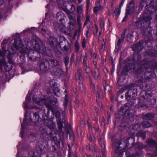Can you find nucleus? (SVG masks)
<instances>
[{"instance_id": "1", "label": "nucleus", "mask_w": 157, "mask_h": 157, "mask_svg": "<svg viewBox=\"0 0 157 157\" xmlns=\"http://www.w3.org/2000/svg\"><path fill=\"white\" fill-rule=\"evenodd\" d=\"M39 40L33 39L30 42H29L27 47L30 50L28 54L29 59L32 60H36L40 58V53H42Z\"/></svg>"}, {"instance_id": "2", "label": "nucleus", "mask_w": 157, "mask_h": 157, "mask_svg": "<svg viewBox=\"0 0 157 157\" xmlns=\"http://www.w3.org/2000/svg\"><path fill=\"white\" fill-rule=\"evenodd\" d=\"M153 8L154 11L149 13L148 16L144 17V20L145 22L150 21L155 15H156V19H157V0L153 4Z\"/></svg>"}, {"instance_id": "3", "label": "nucleus", "mask_w": 157, "mask_h": 157, "mask_svg": "<svg viewBox=\"0 0 157 157\" xmlns=\"http://www.w3.org/2000/svg\"><path fill=\"white\" fill-rule=\"evenodd\" d=\"M139 67L136 71V73L139 74L142 73L144 70H146L149 67V65L147 60L140 61L138 63Z\"/></svg>"}, {"instance_id": "4", "label": "nucleus", "mask_w": 157, "mask_h": 157, "mask_svg": "<svg viewBox=\"0 0 157 157\" xmlns=\"http://www.w3.org/2000/svg\"><path fill=\"white\" fill-rule=\"evenodd\" d=\"M48 101V97L46 98L44 96L43 98H40L39 105H44L48 108V111L49 110L52 111L53 109V107L51 105Z\"/></svg>"}, {"instance_id": "5", "label": "nucleus", "mask_w": 157, "mask_h": 157, "mask_svg": "<svg viewBox=\"0 0 157 157\" xmlns=\"http://www.w3.org/2000/svg\"><path fill=\"white\" fill-rule=\"evenodd\" d=\"M80 59H81V58L82 57H83V67L85 69V70L86 73H89L92 70L91 68L88 66L87 65L86 63V60H87V56L86 54L85 55L83 56L82 54H81L80 55Z\"/></svg>"}, {"instance_id": "6", "label": "nucleus", "mask_w": 157, "mask_h": 157, "mask_svg": "<svg viewBox=\"0 0 157 157\" xmlns=\"http://www.w3.org/2000/svg\"><path fill=\"white\" fill-rule=\"evenodd\" d=\"M40 71L42 72H46L49 68V63L47 61L40 62L39 65Z\"/></svg>"}, {"instance_id": "7", "label": "nucleus", "mask_w": 157, "mask_h": 157, "mask_svg": "<svg viewBox=\"0 0 157 157\" xmlns=\"http://www.w3.org/2000/svg\"><path fill=\"white\" fill-rule=\"evenodd\" d=\"M58 45L62 50L67 51L70 48V45L67 41L63 40L58 43Z\"/></svg>"}, {"instance_id": "8", "label": "nucleus", "mask_w": 157, "mask_h": 157, "mask_svg": "<svg viewBox=\"0 0 157 157\" xmlns=\"http://www.w3.org/2000/svg\"><path fill=\"white\" fill-rule=\"evenodd\" d=\"M77 10L78 13L77 19L78 23H81V21L83 16L82 9L80 6H79L78 7Z\"/></svg>"}, {"instance_id": "9", "label": "nucleus", "mask_w": 157, "mask_h": 157, "mask_svg": "<svg viewBox=\"0 0 157 157\" xmlns=\"http://www.w3.org/2000/svg\"><path fill=\"white\" fill-rule=\"evenodd\" d=\"M135 5L133 1H132L128 4L126 9L127 14H130L134 11Z\"/></svg>"}, {"instance_id": "10", "label": "nucleus", "mask_w": 157, "mask_h": 157, "mask_svg": "<svg viewBox=\"0 0 157 157\" xmlns=\"http://www.w3.org/2000/svg\"><path fill=\"white\" fill-rule=\"evenodd\" d=\"M65 113L64 112H63L62 113V119H61L60 120H57V124L58 125V128L61 132L63 131L62 128L63 127L62 123L63 122H65Z\"/></svg>"}, {"instance_id": "11", "label": "nucleus", "mask_w": 157, "mask_h": 157, "mask_svg": "<svg viewBox=\"0 0 157 157\" xmlns=\"http://www.w3.org/2000/svg\"><path fill=\"white\" fill-rule=\"evenodd\" d=\"M134 90V89H129L128 90L125 95L127 100H130L136 95V94L133 92Z\"/></svg>"}, {"instance_id": "12", "label": "nucleus", "mask_w": 157, "mask_h": 157, "mask_svg": "<svg viewBox=\"0 0 157 157\" xmlns=\"http://www.w3.org/2000/svg\"><path fill=\"white\" fill-rule=\"evenodd\" d=\"M86 149L94 153L100 152L101 151L100 149L97 148L96 146H95L94 147L92 146V145L90 144H89L86 145Z\"/></svg>"}, {"instance_id": "13", "label": "nucleus", "mask_w": 157, "mask_h": 157, "mask_svg": "<svg viewBox=\"0 0 157 157\" xmlns=\"http://www.w3.org/2000/svg\"><path fill=\"white\" fill-rule=\"evenodd\" d=\"M64 11L67 13L69 20H73L74 21H75V15L74 13L71 12L70 10H68L66 7L64 9Z\"/></svg>"}, {"instance_id": "14", "label": "nucleus", "mask_w": 157, "mask_h": 157, "mask_svg": "<svg viewBox=\"0 0 157 157\" xmlns=\"http://www.w3.org/2000/svg\"><path fill=\"white\" fill-rule=\"evenodd\" d=\"M56 18L60 22H62L64 21L65 15L63 13L62 11L59 12L56 15Z\"/></svg>"}, {"instance_id": "15", "label": "nucleus", "mask_w": 157, "mask_h": 157, "mask_svg": "<svg viewBox=\"0 0 157 157\" xmlns=\"http://www.w3.org/2000/svg\"><path fill=\"white\" fill-rule=\"evenodd\" d=\"M100 0H98L96 3V6L94 8V11L95 13L97 14L98 12L103 9V7L100 4Z\"/></svg>"}, {"instance_id": "16", "label": "nucleus", "mask_w": 157, "mask_h": 157, "mask_svg": "<svg viewBox=\"0 0 157 157\" xmlns=\"http://www.w3.org/2000/svg\"><path fill=\"white\" fill-rule=\"evenodd\" d=\"M30 118L31 121L36 123V122L38 121L39 119V115L36 112L34 113L33 114V117L32 116L30 115Z\"/></svg>"}, {"instance_id": "17", "label": "nucleus", "mask_w": 157, "mask_h": 157, "mask_svg": "<svg viewBox=\"0 0 157 157\" xmlns=\"http://www.w3.org/2000/svg\"><path fill=\"white\" fill-rule=\"evenodd\" d=\"M142 43L139 42L133 45L132 48L134 50L139 51L142 50Z\"/></svg>"}, {"instance_id": "18", "label": "nucleus", "mask_w": 157, "mask_h": 157, "mask_svg": "<svg viewBox=\"0 0 157 157\" xmlns=\"http://www.w3.org/2000/svg\"><path fill=\"white\" fill-rule=\"evenodd\" d=\"M155 117L154 114L151 113H149L145 114L143 116V118L145 120H151Z\"/></svg>"}, {"instance_id": "19", "label": "nucleus", "mask_w": 157, "mask_h": 157, "mask_svg": "<svg viewBox=\"0 0 157 157\" xmlns=\"http://www.w3.org/2000/svg\"><path fill=\"white\" fill-rule=\"evenodd\" d=\"M48 101L51 105L52 104L54 105H56L57 103V99L56 98L53 96H50L48 97Z\"/></svg>"}, {"instance_id": "20", "label": "nucleus", "mask_w": 157, "mask_h": 157, "mask_svg": "<svg viewBox=\"0 0 157 157\" xmlns=\"http://www.w3.org/2000/svg\"><path fill=\"white\" fill-rule=\"evenodd\" d=\"M63 74L62 70L59 68H57L54 72V75L57 76H60Z\"/></svg>"}, {"instance_id": "21", "label": "nucleus", "mask_w": 157, "mask_h": 157, "mask_svg": "<svg viewBox=\"0 0 157 157\" xmlns=\"http://www.w3.org/2000/svg\"><path fill=\"white\" fill-rule=\"evenodd\" d=\"M142 126L144 128H148L152 126V124L150 123L148 121H144L142 123Z\"/></svg>"}, {"instance_id": "22", "label": "nucleus", "mask_w": 157, "mask_h": 157, "mask_svg": "<svg viewBox=\"0 0 157 157\" xmlns=\"http://www.w3.org/2000/svg\"><path fill=\"white\" fill-rule=\"evenodd\" d=\"M13 46L15 48L18 50L19 48L22 47L23 46V45L21 42L19 41L18 42L16 43L14 42Z\"/></svg>"}, {"instance_id": "23", "label": "nucleus", "mask_w": 157, "mask_h": 157, "mask_svg": "<svg viewBox=\"0 0 157 157\" xmlns=\"http://www.w3.org/2000/svg\"><path fill=\"white\" fill-rule=\"evenodd\" d=\"M50 137L53 140V141L59 144V141L57 139L56 136V135L55 134H52L51 132H50Z\"/></svg>"}, {"instance_id": "24", "label": "nucleus", "mask_w": 157, "mask_h": 157, "mask_svg": "<svg viewBox=\"0 0 157 157\" xmlns=\"http://www.w3.org/2000/svg\"><path fill=\"white\" fill-rule=\"evenodd\" d=\"M50 61L52 64L55 67L58 66L60 65L59 63L56 60L50 59Z\"/></svg>"}, {"instance_id": "25", "label": "nucleus", "mask_w": 157, "mask_h": 157, "mask_svg": "<svg viewBox=\"0 0 157 157\" xmlns=\"http://www.w3.org/2000/svg\"><path fill=\"white\" fill-rule=\"evenodd\" d=\"M79 84L78 87L79 89L81 92L82 93H84L85 92V88L84 84L82 83H81L78 82Z\"/></svg>"}, {"instance_id": "26", "label": "nucleus", "mask_w": 157, "mask_h": 157, "mask_svg": "<svg viewBox=\"0 0 157 157\" xmlns=\"http://www.w3.org/2000/svg\"><path fill=\"white\" fill-rule=\"evenodd\" d=\"M147 143L150 146H153L156 147V144L155 141L151 139H149L147 141Z\"/></svg>"}, {"instance_id": "27", "label": "nucleus", "mask_w": 157, "mask_h": 157, "mask_svg": "<svg viewBox=\"0 0 157 157\" xmlns=\"http://www.w3.org/2000/svg\"><path fill=\"white\" fill-rule=\"evenodd\" d=\"M140 125L139 124H136L134 125H133L131 126V128H132V132L133 133H135L136 130L140 128Z\"/></svg>"}, {"instance_id": "28", "label": "nucleus", "mask_w": 157, "mask_h": 157, "mask_svg": "<svg viewBox=\"0 0 157 157\" xmlns=\"http://www.w3.org/2000/svg\"><path fill=\"white\" fill-rule=\"evenodd\" d=\"M54 115L55 117L57 118V120H61L62 119V118L60 116V112L58 110H56L54 113Z\"/></svg>"}, {"instance_id": "29", "label": "nucleus", "mask_w": 157, "mask_h": 157, "mask_svg": "<svg viewBox=\"0 0 157 157\" xmlns=\"http://www.w3.org/2000/svg\"><path fill=\"white\" fill-rule=\"evenodd\" d=\"M2 51L0 49V56L3 58L5 56L7 51L6 50V48L3 46L2 48Z\"/></svg>"}, {"instance_id": "30", "label": "nucleus", "mask_w": 157, "mask_h": 157, "mask_svg": "<svg viewBox=\"0 0 157 157\" xmlns=\"http://www.w3.org/2000/svg\"><path fill=\"white\" fill-rule=\"evenodd\" d=\"M93 74L95 79H98L100 78V73L98 71L93 72Z\"/></svg>"}, {"instance_id": "31", "label": "nucleus", "mask_w": 157, "mask_h": 157, "mask_svg": "<svg viewBox=\"0 0 157 157\" xmlns=\"http://www.w3.org/2000/svg\"><path fill=\"white\" fill-rule=\"evenodd\" d=\"M76 80L77 82H81L82 81L81 74H78L76 75Z\"/></svg>"}, {"instance_id": "32", "label": "nucleus", "mask_w": 157, "mask_h": 157, "mask_svg": "<svg viewBox=\"0 0 157 157\" xmlns=\"http://www.w3.org/2000/svg\"><path fill=\"white\" fill-rule=\"evenodd\" d=\"M138 135L141 136L144 140L146 137V132L145 131H140L138 133Z\"/></svg>"}, {"instance_id": "33", "label": "nucleus", "mask_w": 157, "mask_h": 157, "mask_svg": "<svg viewBox=\"0 0 157 157\" xmlns=\"http://www.w3.org/2000/svg\"><path fill=\"white\" fill-rule=\"evenodd\" d=\"M98 140L100 146L101 147L102 149H104V148H105V145L104 144H102V143L101 142V141L102 140V138L100 136H98Z\"/></svg>"}, {"instance_id": "34", "label": "nucleus", "mask_w": 157, "mask_h": 157, "mask_svg": "<svg viewBox=\"0 0 157 157\" xmlns=\"http://www.w3.org/2000/svg\"><path fill=\"white\" fill-rule=\"evenodd\" d=\"M121 9L120 8H116L114 10V15H115L117 17H118L120 14Z\"/></svg>"}, {"instance_id": "35", "label": "nucleus", "mask_w": 157, "mask_h": 157, "mask_svg": "<svg viewBox=\"0 0 157 157\" xmlns=\"http://www.w3.org/2000/svg\"><path fill=\"white\" fill-rule=\"evenodd\" d=\"M75 51L76 53H78L79 52L80 48L79 43L78 41H76L75 43Z\"/></svg>"}, {"instance_id": "36", "label": "nucleus", "mask_w": 157, "mask_h": 157, "mask_svg": "<svg viewBox=\"0 0 157 157\" xmlns=\"http://www.w3.org/2000/svg\"><path fill=\"white\" fill-rule=\"evenodd\" d=\"M133 59L135 61H138L141 58V56L138 54H135L134 55Z\"/></svg>"}, {"instance_id": "37", "label": "nucleus", "mask_w": 157, "mask_h": 157, "mask_svg": "<svg viewBox=\"0 0 157 157\" xmlns=\"http://www.w3.org/2000/svg\"><path fill=\"white\" fill-rule=\"evenodd\" d=\"M115 151L117 153L120 154L122 155L123 151H121V149H120L119 147H117L115 148Z\"/></svg>"}, {"instance_id": "38", "label": "nucleus", "mask_w": 157, "mask_h": 157, "mask_svg": "<svg viewBox=\"0 0 157 157\" xmlns=\"http://www.w3.org/2000/svg\"><path fill=\"white\" fill-rule=\"evenodd\" d=\"M97 94V97L100 98H101L102 95L101 94V92L100 90H99L98 89L97 90H96Z\"/></svg>"}, {"instance_id": "39", "label": "nucleus", "mask_w": 157, "mask_h": 157, "mask_svg": "<svg viewBox=\"0 0 157 157\" xmlns=\"http://www.w3.org/2000/svg\"><path fill=\"white\" fill-rule=\"evenodd\" d=\"M0 63L2 66H5L6 64V60L4 57L0 59Z\"/></svg>"}, {"instance_id": "40", "label": "nucleus", "mask_w": 157, "mask_h": 157, "mask_svg": "<svg viewBox=\"0 0 157 157\" xmlns=\"http://www.w3.org/2000/svg\"><path fill=\"white\" fill-rule=\"evenodd\" d=\"M69 57L67 56H66L64 59V62L66 66L68 65L69 63Z\"/></svg>"}, {"instance_id": "41", "label": "nucleus", "mask_w": 157, "mask_h": 157, "mask_svg": "<svg viewBox=\"0 0 157 157\" xmlns=\"http://www.w3.org/2000/svg\"><path fill=\"white\" fill-rule=\"evenodd\" d=\"M33 101L34 102L39 105V102L40 101V98H37L36 97L34 96L33 98Z\"/></svg>"}, {"instance_id": "42", "label": "nucleus", "mask_w": 157, "mask_h": 157, "mask_svg": "<svg viewBox=\"0 0 157 157\" xmlns=\"http://www.w3.org/2000/svg\"><path fill=\"white\" fill-rule=\"evenodd\" d=\"M90 86L91 88L93 89L94 90H95V91L96 90H98V87L97 86L96 87V86L95 85V84L93 83L91 81L90 82Z\"/></svg>"}, {"instance_id": "43", "label": "nucleus", "mask_w": 157, "mask_h": 157, "mask_svg": "<svg viewBox=\"0 0 157 157\" xmlns=\"http://www.w3.org/2000/svg\"><path fill=\"white\" fill-rule=\"evenodd\" d=\"M103 85L104 87V90L105 92V91L107 90L106 87L107 86V81L105 79H104L103 81Z\"/></svg>"}, {"instance_id": "44", "label": "nucleus", "mask_w": 157, "mask_h": 157, "mask_svg": "<svg viewBox=\"0 0 157 157\" xmlns=\"http://www.w3.org/2000/svg\"><path fill=\"white\" fill-rule=\"evenodd\" d=\"M67 136H69V139H71L72 136L73 135V132H71L69 130H67Z\"/></svg>"}, {"instance_id": "45", "label": "nucleus", "mask_w": 157, "mask_h": 157, "mask_svg": "<svg viewBox=\"0 0 157 157\" xmlns=\"http://www.w3.org/2000/svg\"><path fill=\"white\" fill-rule=\"evenodd\" d=\"M124 38V36H121V38L119 39L117 42V45L118 46L120 45L121 43L123 41Z\"/></svg>"}, {"instance_id": "46", "label": "nucleus", "mask_w": 157, "mask_h": 157, "mask_svg": "<svg viewBox=\"0 0 157 157\" xmlns=\"http://www.w3.org/2000/svg\"><path fill=\"white\" fill-rule=\"evenodd\" d=\"M86 39H84L82 42V45L83 48H86Z\"/></svg>"}, {"instance_id": "47", "label": "nucleus", "mask_w": 157, "mask_h": 157, "mask_svg": "<svg viewBox=\"0 0 157 157\" xmlns=\"http://www.w3.org/2000/svg\"><path fill=\"white\" fill-rule=\"evenodd\" d=\"M40 130L41 131H42V130H43V132H42L43 134L44 133V134H49V133H48L47 132L45 128H43L42 127H41L40 128Z\"/></svg>"}, {"instance_id": "48", "label": "nucleus", "mask_w": 157, "mask_h": 157, "mask_svg": "<svg viewBox=\"0 0 157 157\" xmlns=\"http://www.w3.org/2000/svg\"><path fill=\"white\" fill-rule=\"evenodd\" d=\"M138 106L139 107L144 108L146 107V105L144 103H141L140 102H139L138 104Z\"/></svg>"}, {"instance_id": "49", "label": "nucleus", "mask_w": 157, "mask_h": 157, "mask_svg": "<svg viewBox=\"0 0 157 157\" xmlns=\"http://www.w3.org/2000/svg\"><path fill=\"white\" fill-rule=\"evenodd\" d=\"M68 99H67L66 98H65L64 102H63V105L64 106V109H65L66 107L67 106L68 103Z\"/></svg>"}, {"instance_id": "50", "label": "nucleus", "mask_w": 157, "mask_h": 157, "mask_svg": "<svg viewBox=\"0 0 157 157\" xmlns=\"http://www.w3.org/2000/svg\"><path fill=\"white\" fill-rule=\"evenodd\" d=\"M71 8L70 9L71 10V12H72L74 13V12L75 11V6L73 4H72L71 5Z\"/></svg>"}, {"instance_id": "51", "label": "nucleus", "mask_w": 157, "mask_h": 157, "mask_svg": "<svg viewBox=\"0 0 157 157\" xmlns=\"http://www.w3.org/2000/svg\"><path fill=\"white\" fill-rule=\"evenodd\" d=\"M7 43V40H4L2 42V46L4 47L5 48V45H6Z\"/></svg>"}, {"instance_id": "52", "label": "nucleus", "mask_w": 157, "mask_h": 157, "mask_svg": "<svg viewBox=\"0 0 157 157\" xmlns=\"http://www.w3.org/2000/svg\"><path fill=\"white\" fill-rule=\"evenodd\" d=\"M105 148H104V149H102L103 150L102 151L101 149H100L101 150V151H101H102V157H105Z\"/></svg>"}, {"instance_id": "53", "label": "nucleus", "mask_w": 157, "mask_h": 157, "mask_svg": "<svg viewBox=\"0 0 157 157\" xmlns=\"http://www.w3.org/2000/svg\"><path fill=\"white\" fill-rule=\"evenodd\" d=\"M78 25L79 26L78 29V31L79 33H80L81 31V29L82 28V24L81 23H78Z\"/></svg>"}, {"instance_id": "54", "label": "nucleus", "mask_w": 157, "mask_h": 157, "mask_svg": "<svg viewBox=\"0 0 157 157\" xmlns=\"http://www.w3.org/2000/svg\"><path fill=\"white\" fill-rule=\"evenodd\" d=\"M89 139L90 142H92L94 140V138L91 135H90L89 137Z\"/></svg>"}, {"instance_id": "55", "label": "nucleus", "mask_w": 157, "mask_h": 157, "mask_svg": "<svg viewBox=\"0 0 157 157\" xmlns=\"http://www.w3.org/2000/svg\"><path fill=\"white\" fill-rule=\"evenodd\" d=\"M125 0H122L121 2V3L119 5V8L121 9V7L122 6Z\"/></svg>"}, {"instance_id": "56", "label": "nucleus", "mask_w": 157, "mask_h": 157, "mask_svg": "<svg viewBox=\"0 0 157 157\" xmlns=\"http://www.w3.org/2000/svg\"><path fill=\"white\" fill-rule=\"evenodd\" d=\"M55 52L56 54L58 56H59L61 55V52L59 51L58 50L56 51L55 50Z\"/></svg>"}, {"instance_id": "57", "label": "nucleus", "mask_w": 157, "mask_h": 157, "mask_svg": "<svg viewBox=\"0 0 157 157\" xmlns=\"http://www.w3.org/2000/svg\"><path fill=\"white\" fill-rule=\"evenodd\" d=\"M41 30L42 31V33H46L47 32V31H48L47 29L44 28H42Z\"/></svg>"}, {"instance_id": "58", "label": "nucleus", "mask_w": 157, "mask_h": 157, "mask_svg": "<svg viewBox=\"0 0 157 157\" xmlns=\"http://www.w3.org/2000/svg\"><path fill=\"white\" fill-rule=\"evenodd\" d=\"M129 14H127V13L126 12V16H125V17L123 18V22H124L125 21H126V19L128 17V16Z\"/></svg>"}, {"instance_id": "59", "label": "nucleus", "mask_w": 157, "mask_h": 157, "mask_svg": "<svg viewBox=\"0 0 157 157\" xmlns=\"http://www.w3.org/2000/svg\"><path fill=\"white\" fill-rule=\"evenodd\" d=\"M83 157H94L92 155H89L88 154L86 153L83 156Z\"/></svg>"}, {"instance_id": "60", "label": "nucleus", "mask_w": 157, "mask_h": 157, "mask_svg": "<svg viewBox=\"0 0 157 157\" xmlns=\"http://www.w3.org/2000/svg\"><path fill=\"white\" fill-rule=\"evenodd\" d=\"M126 155V157H132L129 154V152L127 151L125 152Z\"/></svg>"}, {"instance_id": "61", "label": "nucleus", "mask_w": 157, "mask_h": 157, "mask_svg": "<svg viewBox=\"0 0 157 157\" xmlns=\"http://www.w3.org/2000/svg\"><path fill=\"white\" fill-rule=\"evenodd\" d=\"M105 47V42L104 43V44H102L101 45V47L100 48L101 49H104Z\"/></svg>"}, {"instance_id": "62", "label": "nucleus", "mask_w": 157, "mask_h": 157, "mask_svg": "<svg viewBox=\"0 0 157 157\" xmlns=\"http://www.w3.org/2000/svg\"><path fill=\"white\" fill-rule=\"evenodd\" d=\"M97 56V55L95 53H93L91 55V57L94 58V59H96Z\"/></svg>"}, {"instance_id": "63", "label": "nucleus", "mask_w": 157, "mask_h": 157, "mask_svg": "<svg viewBox=\"0 0 157 157\" xmlns=\"http://www.w3.org/2000/svg\"><path fill=\"white\" fill-rule=\"evenodd\" d=\"M94 65V66H95V68H97V62L96 61H95L94 60L93 61V62Z\"/></svg>"}, {"instance_id": "64", "label": "nucleus", "mask_w": 157, "mask_h": 157, "mask_svg": "<svg viewBox=\"0 0 157 157\" xmlns=\"http://www.w3.org/2000/svg\"><path fill=\"white\" fill-rule=\"evenodd\" d=\"M103 71L105 73H107L108 72V70L107 68L105 67L103 69Z\"/></svg>"}]
</instances>
